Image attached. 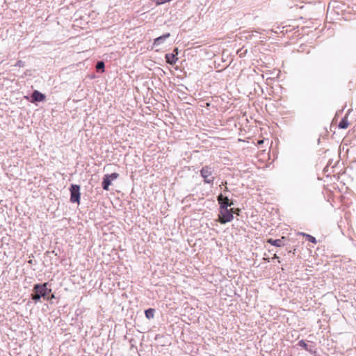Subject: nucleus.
<instances>
[{
    "instance_id": "18",
    "label": "nucleus",
    "mask_w": 356,
    "mask_h": 356,
    "mask_svg": "<svg viewBox=\"0 0 356 356\" xmlns=\"http://www.w3.org/2000/svg\"><path fill=\"white\" fill-rule=\"evenodd\" d=\"M173 51L174 53H175V54L177 56L178 54V48H175Z\"/></svg>"
},
{
    "instance_id": "10",
    "label": "nucleus",
    "mask_w": 356,
    "mask_h": 356,
    "mask_svg": "<svg viewBox=\"0 0 356 356\" xmlns=\"http://www.w3.org/2000/svg\"><path fill=\"white\" fill-rule=\"evenodd\" d=\"M284 237H282L281 239L273 240L272 238H268V243L277 247H281L284 245L283 240Z\"/></svg>"
},
{
    "instance_id": "17",
    "label": "nucleus",
    "mask_w": 356,
    "mask_h": 356,
    "mask_svg": "<svg viewBox=\"0 0 356 356\" xmlns=\"http://www.w3.org/2000/svg\"><path fill=\"white\" fill-rule=\"evenodd\" d=\"M55 298L54 294H51L50 296H47V298H46V299H47V300H51V299H53V298Z\"/></svg>"
},
{
    "instance_id": "8",
    "label": "nucleus",
    "mask_w": 356,
    "mask_h": 356,
    "mask_svg": "<svg viewBox=\"0 0 356 356\" xmlns=\"http://www.w3.org/2000/svg\"><path fill=\"white\" fill-rule=\"evenodd\" d=\"M31 97L33 102H42L45 99V95L38 90H34L32 93Z\"/></svg>"
},
{
    "instance_id": "5",
    "label": "nucleus",
    "mask_w": 356,
    "mask_h": 356,
    "mask_svg": "<svg viewBox=\"0 0 356 356\" xmlns=\"http://www.w3.org/2000/svg\"><path fill=\"white\" fill-rule=\"evenodd\" d=\"M119 175L116 172H113L111 175L107 174L105 175L103 181H102V188L105 191L109 190V186L111 184V181L117 179Z\"/></svg>"
},
{
    "instance_id": "2",
    "label": "nucleus",
    "mask_w": 356,
    "mask_h": 356,
    "mask_svg": "<svg viewBox=\"0 0 356 356\" xmlns=\"http://www.w3.org/2000/svg\"><path fill=\"white\" fill-rule=\"evenodd\" d=\"M70 201L72 203L80 202V186L76 184H72L70 188Z\"/></svg>"
},
{
    "instance_id": "15",
    "label": "nucleus",
    "mask_w": 356,
    "mask_h": 356,
    "mask_svg": "<svg viewBox=\"0 0 356 356\" xmlns=\"http://www.w3.org/2000/svg\"><path fill=\"white\" fill-rule=\"evenodd\" d=\"M24 65H25L24 62V61H22V60H18V61L15 63V67H24Z\"/></svg>"
},
{
    "instance_id": "7",
    "label": "nucleus",
    "mask_w": 356,
    "mask_h": 356,
    "mask_svg": "<svg viewBox=\"0 0 356 356\" xmlns=\"http://www.w3.org/2000/svg\"><path fill=\"white\" fill-rule=\"evenodd\" d=\"M170 36V33H165V34H163V35H162L155 38L154 40V42H153V46L154 47H159Z\"/></svg>"
},
{
    "instance_id": "14",
    "label": "nucleus",
    "mask_w": 356,
    "mask_h": 356,
    "mask_svg": "<svg viewBox=\"0 0 356 356\" xmlns=\"http://www.w3.org/2000/svg\"><path fill=\"white\" fill-rule=\"evenodd\" d=\"M105 64L103 61H98L96 64V69L97 71L102 70L104 72Z\"/></svg>"
},
{
    "instance_id": "3",
    "label": "nucleus",
    "mask_w": 356,
    "mask_h": 356,
    "mask_svg": "<svg viewBox=\"0 0 356 356\" xmlns=\"http://www.w3.org/2000/svg\"><path fill=\"white\" fill-rule=\"evenodd\" d=\"M234 216L231 209H220L219 215V222L221 224H225L232 220Z\"/></svg>"
},
{
    "instance_id": "12",
    "label": "nucleus",
    "mask_w": 356,
    "mask_h": 356,
    "mask_svg": "<svg viewBox=\"0 0 356 356\" xmlns=\"http://www.w3.org/2000/svg\"><path fill=\"white\" fill-rule=\"evenodd\" d=\"M349 125V123H348V119L346 117H344L339 122V127L340 129H346L348 128Z\"/></svg>"
},
{
    "instance_id": "6",
    "label": "nucleus",
    "mask_w": 356,
    "mask_h": 356,
    "mask_svg": "<svg viewBox=\"0 0 356 356\" xmlns=\"http://www.w3.org/2000/svg\"><path fill=\"white\" fill-rule=\"evenodd\" d=\"M217 200L220 204V209H228V207L232 204V203H229L228 197L223 196L222 194L218 196Z\"/></svg>"
},
{
    "instance_id": "9",
    "label": "nucleus",
    "mask_w": 356,
    "mask_h": 356,
    "mask_svg": "<svg viewBox=\"0 0 356 356\" xmlns=\"http://www.w3.org/2000/svg\"><path fill=\"white\" fill-rule=\"evenodd\" d=\"M165 58L167 63H168L170 65L175 64L178 60V58L176 56V55L174 53L166 54Z\"/></svg>"
},
{
    "instance_id": "19",
    "label": "nucleus",
    "mask_w": 356,
    "mask_h": 356,
    "mask_svg": "<svg viewBox=\"0 0 356 356\" xmlns=\"http://www.w3.org/2000/svg\"><path fill=\"white\" fill-rule=\"evenodd\" d=\"M262 143H264V140H260L258 141L259 145L262 144Z\"/></svg>"
},
{
    "instance_id": "11",
    "label": "nucleus",
    "mask_w": 356,
    "mask_h": 356,
    "mask_svg": "<svg viewBox=\"0 0 356 356\" xmlns=\"http://www.w3.org/2000/svg\"><path fill=\"white\" fill-rule=\"evenodd\" d=\"M155 309L152 308L147 309L145 311V316L148 319H152L154 316Z\"/></svg>"
},
{
    "instance_id": "1",
    "label": "nucleus",
    "mask_w": 356,
    "mask_h": 356,
    "mask_svg": "<svg viewBox=\"0 0 356 356\" xmlns=\"http://www.w3.org/2000/svg\"><path fill=\"white\" fill-rule=\"evenodd\" d=\"M47 283L36 284L33 289V293L31 298L35 302H38L41 298L46 299L48 293L51 291V289L47 288Z\"/></svg>"
},
{
    "instance_id": "16",
    "label": "nucleus",
    "mask_w": 356,
    "mask_h": 356,
    "mask_svg": "<svg viewBox=\"0 0 356 356\" xmlns=\"http://www.w3.org/2000/svg\"><path fill=\"white\" fill-rule=\"evenodd\" d=\"M307 237H308L309 241L314 243H315L316 242V240L314 236L307 235Z\"/></svg>"
},
{
    "instance_id": "4",
    "label": "nucleus",
    "mask_w": 356,
    "mask_h": 356,
    "mask_svg": "<svg viewBox=\"0 0 356 356\" xmlns=\"http://www.w3.org/2000/svg\"><path fill=\"white\" fill-rule=\"evenodd\" d=\"M213 170L209 166H204L200 170L201 176L204 178V181L211 184L213 181L214 177H212Z\"/></svg>"
},
{
    "instance_id": "13",
    "label": "nucleus",
    "mask_w": 356,
    "mask_h": 356,
    "mask_svg": "<svg viewBox=\"0 0 356 356\" xmlns=\"http://www.w3.org/2000/svg\"><path fill=\"white\" fill-rule=\"evenodd\" d=\"M299 346L302 347L307 351L312 352V347L311 346H308L303 340L299 341Z\"/></svg>"
}]
</instances>
